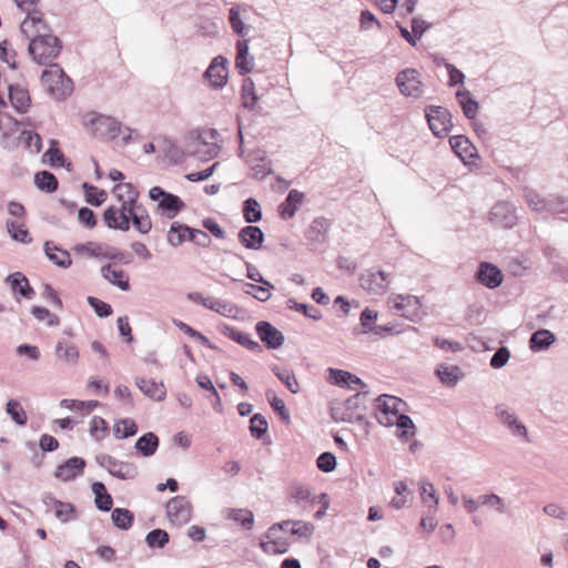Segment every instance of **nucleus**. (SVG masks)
<instances>
[{"label":"nucleus","mask_w":568,"mask_h":568,"mask_svg":"<svg viewBox=\"0 0 568 568\" xmlns=\"http://www.w3.org/2000/svg\"><path fill=\"white\" fill-rule=\"evenodd\" d=\"M113 193L120 206H109L103 213V221L109 229L129 231L131 223L141 234L152 230V221L145 207L138 202L139 193L131 183L114 186Z\"/></svg>","instance_id":"obj_1"},{"label":"nucleus","mask_w":568,"mask_h":568,"mask_svg":"<svg viewBox=\"0 0 568 568\" xmlns=\"http://www.w3.org/2000/svg\"><path fill=\"white\" fill-rule=\"evenodd\" d=\"M361 286L372 295H384L392 283V275L382 270H369L361 278Z\"/></svg>","instance_id":"obj_11"},{"label":"nucleus","mask_w":568,"mask_h":568,"mask_svg":"<svg viewBox=\"0 0 568 568\" xmlns=\"http://www.w3.org/2000/svg\"><path fill=\"white\" fill-rule=\"evenodd\" d=\"M192 153L202 161H209L217 156L219 146L216 143H209L199 136L192 144Z\"/></svg>","instance_id":"obj_34"},{"label":"nucleus","mask_w":568,"mask_h":568,"mask_svg":"<svg viewBox=\"0 0 568 568\" xmlns=\"http://www.w3.org/2000/svg\"><path fill=\"white\" fill-rule=\"evenodd\" d=\"M495 412L499 422L504 424L514 436L521 437L527 443L530 442L526 426L517 418L513 410L504 404H498L495 407Z\"/></svg>","instance_id":"obj_14"},{"label":"nucleus","mask_w":568,"mask_h":568,"mask_svg":"<svg viewBox=\"0 0 568 568\" xmlns=\"http://www.w3.org/2000/svg\"><path fill=\"white\" fill-rule=\"evenodd\" d=\"M267 428V420L262 414L256 413L251 417L250 433L253 437L261 439L266 434Z\"/></svg>","instance_id":"obj_52"},{"label":"nucleus","mask_w":568,"mask_h":568,"mask_svg":"<svg viewBox=\"0 0 568 568\" xmlns=\"http://www.w3.org/2000/svg\"><path fill=\"white\" fill-rule=\"evenodd\" d=\"M44 253L47 257L59 267L68 268L72 264L69 252L52 242L44 243Z\"/></svg>","instance_id":"obj_31"},{"label":"nucleus","mask_w":568,"mask_h":568,"mask_svg":"<svg viewBox=\"0 0 568 568\" xmlns=\"http://www.w3.org/2000/svg\"><path fill=\"white\" fill-rule=\"evenodd\" d=\"M230 23L232 26V29L234 30V32H236L237 34H244L246 33V26L244 24V22L242 21V18H241V10H240V7H232L230 9Z\"/></svg>","instance_id":"obj_64"},{"label":"nucleus","mask_w":568,"mask_h":568,"mask_svg":"<svg viewBox=\"0 0 568 568\" xmlns=\"http://www.w3.org/2000/svg\"><path fill=\"white\" fill-rule=\"evenodd\" d=\"M274 374L278 377V379L285 384V386L288 388V390L293 394L298 393L300 386L298 383L294 376V374L290 369L280 368L277 366H274L272 368Z\"/></svg>","instance_id":"obj_51"},{"label":"nucleus","mask_w":568,"mask_h":568,"mask_svg":"<svg viewBox=\"0 0 568 568\" xmlns=\"http://www.w3.org/2000/svg\"><path fill=\"white\" fill-rule=\"evenodd\" d=\"M316 465L320 470L331 473L336 468V457L331 452H324L317 457Z\"/></svg>","instance_id":"obj_61"},{"label":"nucleus","mask_w":568,"mask_h":568,"mask_svg":"<svg viewBox=\"0 0 568 568\" xmlns=\"http://www.w3.org/2000/svg\"><path fill=\"white\" fill-rule=\"evenodd\" d=\"M524 197L528 206L538 213H565L564 201L560 197H542L538 192L532 189H524Z\"/></svg>","instance_id":"obj_9"},{"label":"nucleus","mask_w":568,"mask_h":568,"mask_svg":"<svg viewBox=\"0 0 568 568\" xmlns=\"http://www.w3.org/2000/svg\"><path fill=\"white\" fill-rule=\"evenodd\" d=\"M206 308L231 318H235L240 313L239 307L234 304L215 297H211Z\"/></svg>","instance_id":"obj_41"},{"label":"nucleus","mask_w":568,"mask_h":568,"mask_svg":"<svg viewBox=\"0 0 568 568\" xmlns=\"http://www.w3.org/2000/svg\"><path fill=\"white\" fill-rule=\"evenodd\" d=\"M109 474L122 480L134 479L139 475V469L134 463L116 459Z\"/></svg>","instance_id":"obj_38"},{"label":"nucleus","mask_w":568,"mask_h":568,"mask_svg":"<svg viewBox=\"0 0 568 568\" xmlns=\"http://www.w3.org/2000/svg\"><path fill=\"white\" fill-rule=\"evenodd\" d=\"M62 49L60 40L48 32L29 42L28 52L38 64H45L55 59Z\"/></svg>","instance_id":"obj_6"},{"label":"nucleus","mask_w":568,"mask_h":568,"mask_svg":"<svg viewBox=\"0 0 568 568\" xmlns=\"http://www.w3.org/2000/svg\"><path fill=\"white\" fill-rule=\"evenodd\" d=\"M159 447V438L154 433H146L135 442L134 448L143 457L153 456Z\"/></svg>","instance_id":"obj_35"},{"label":"nucleus","mask_w":568,"mask_h":568,"mask_svg":"<svg viewBox=\"0 0 568 568\" xmlns=\"http://www.w3.org/2000/svg\"><path fill=\"white\" fill-rule=\"evenodd\" d=\"M7 229L13 240L21 242V243H30L31 242L29 232L22 224H19L13 221H8Z\"/></svg>","instance_id":"obj_56"},{"label":"nucleus","mask_w":568,"mask_h":568,"mask_svg":"<svg viewBox=\"0 0 568 568\" xmlns=\"http://www.w3.org/2000/svg\"><path fill=\"white\" fill-rule=\"evenodd\" d=\"M34 183L40 190L47 192H53L58 187V181L55 176L47 171L37 173L34 178Z\"/></svg>","instance_id":"obj_54"},{"label":"nucleus","mask_w":568,"mask_h":568,"mask_svg":"<svg viewBox=\"0 0 568 568\" xmlns=\"http://www.w3.org/2000/svg\"><path fill=\"white\" fill-rule=\"evenodd\" d=\"M205 77L212 88L222 89L229 78L227 60L222 55L215 57L205 71Z\"/></svg>","instance_id":"obj_16"},{"label":"nucleus","mask_w":568,"mask_h":568,"mask_svg":"<svg viewBox=\"0 0 568 568\" xmlns=\"http://www.w3.org/2000/svg\"><path fill=\"white\" fill-rule=\"evenodd\" d=\"M186 235L190 237V227L180 225L178 223H173L168 233V242L172 246H179L180 244L183 243Z\"/></svg>","instance_id":"obj_53"},{"label":"nucleus","mask_w":568,"mask_h":568,"mask_svg":"<svg viewBox=\"0 0 568 568\" xmlns=\"http://www.w3.org/2000/svg\"><path fill=\"white\" fill-rule=\"evenodd\" d=\"M328 381L333 385H337L339 387H346L351 390L359 392V388L366 387V385L362 382L359 377L356 375L336 368H328Z\"/></svg>","instance_id":"obj_18"},{"label":"nucleus","mask_w":568,"mask_h":568,"mask_svg":"<svg viewBox=\"0 0 568 568\" xmlns=\"http://www.w3.org/2000/svg\"><path fill=\"white\" fill-rule=\"evenodd\" d=\"M449 144L455 154L465 163L471 162L476 158V148L464 135H455L449 139Z\"/></svg>","instance_id":"obj_26"},{"label":"nucleus","mask_w":568,"mask_h":568,"mask_svg":"<svg viewBox=\"0 0 568 568\" xmlns=\"http://www.w3.org/2000/svg\"><path fill=\"white\" fill-rule=\"evenodd\" d=\"M149 197L156 202L155 213L168 220L174 219L185 206L184 202L178 195L168 193L160 186L151 187Z\"/></svg>","instance_id":"obj_7"},{"label":"nucleus","mask_w":568,"mask_h":568,"mask_svg":"<svg viewBox=\"0 0 568 568\" xmlns=\"http://www.w3.org/2000/svg\"><path fill=\"white\" fill-rule=\"evenodd\" d=\"M266 398H267L271 407L273 408V410L278 414L281 419L284 423L290 424L291 423V415H290L288 409L286 408V405H285L284 400L282 398L277 397L275 392H273L271 389H268L266 392Z\"/></svg>","instance_id":"obj_46"},{"label":"nucleus","mask_w":568,"mask_h":568,"mask_svg":"<svg viewBox=\"0 0 568 568\" xmlns=\"http://www.w3.org/2000/svg\"><path fill=\"white\" fill-rule=\"evenodd\" d=\"M91 490L94 494V503L99 510L109 511L112 508L113 500L111 495L106 491L103 483L94 481L91 485Z\"/></svg>","instance_id":"obj_36"},{"label":"nucleus","mask_w":568,"mask_h":568,"mask_svg":"<svg viewBox=\"0 0 568 568\" xmlns=\"http://www.w3.org/2000/svg\"><path fill=\"white\" fill-rule=\"evenodd\" d=\"M135 385L148 397L154 400H163L166 395L165 387L162 383H156L153 379L143 377H135Z\"/></svg>","instance_id":"obj_28"},{"label":"nucleus","mask_w":568,"mask_h":568,"mask_svg":"<svg viewBox=\"0 0 568 568\" xmlns=\"http://www.w3.org/2000/svg\"><path fill=\"white\" fill-rule=\"evenodd\" d=\"M113 432L116 438L123 439L134 436L138 432V426L133 419L124 418L115 423Z\"/></svg>","instance_id":"obj_48"},{"label":"nucleus","mask_w":568,"mask_h":568,"mask_svg":"<svg viewBox=\"0 0 568 568\" xmlns=\"http://www.w3.org/2000/svg\"><path fill=\"white\" fill-rule=\"evenodd\" d=\"M489 220L498 227H513L517 222L515 207L509 202H498L491 207Z\"/></svg>","instance_id":"obj_15"},{"label":"nucleus","mask_w":568,"mask_h":568,"mask_svg":"<svg viewBox=\"0 0 568 568\" xmlns=\"http://www.w3.org/2000/svg\"><path fill=\"white\" fill-rule=\"evenodd\" d=\"M57 142L51 141L50 149L44 153V161L49 163L51 166H62L64 163V158L61 151L55 146Z\"/></svg>","instance_id":"obj_63"},{"label":"nucleus","mask_w":568,"mask_h":568,"mask_svg":"<svg viewBox=\"0 0 568 568\" xmlns=\"http://www.w3.org/2000/svg\"><path fill=\"white\" fill-rule=\"evenodd\" d=\"M8 98L18 113H26L31 106L29 91L21 84H10L8 87Z\"/></svg>","instance_id":"obj_22"},{"label":"nucleus","mask_w":568,"mask_h":568,"mask_svg":"<svg viewBox=\"0 0 568 568\" xmlns=\"http://www.w3.org/2000/svg\"><path fill=\"white\" fill-rule=\"evenodd\" d=\"M166 515L171 523L184 525L192 516L191 503L184 496H175L166 504Z\"/></svg>","instance_id":"obj_13"},{"label":"nucleus","mask_w":568,"mask_h":568,"mask_svg":"<svg viewBox=\"0 0 568 568\" xmlns=\"http://www.w3.org/2000/svg\"><path fill=\"white\" fill-rule=\"evenodd\" d=\"M456 98L465 116L470 120L475 119L478 112V103L473 99L470 92L466 89L458 90Z\"/></svg>","instance_id":"obj_39"},{"label":"nucleus","mask_w":568,"mask_h":568,"mask_svg":"<svg viewBox=\"0 0 568 568\" xmlns=\"http://www.w3.org/2000/svg\"><path fill=\"white\" fill-rule=\"evenodd\" d=\"M399 92L409 98H419L424 92L420 73L413 68L402 70L395 79Z\"/></svg>","instance_id":"obj_10"},{"label":"nucleus","mask_w":568,"mask_h":568,"mask_svg":"<svg viewBox=\"0 0 568 568\" xmlns=\"http://www.w3.org/2000/svg\"><path fill=\"white\" fill-rule=\"evenodd\" d=\"M304 194L297 190L290 191L286 200L280 206V214L283 219H291L303 203Z\"/></svg>","instance_id":"obj_33"},{"label":"nucleus","mask_w":568,"mask_h":568,"mask_svg":"<svg viewBox=\"0 0 568 568\" xmlns=\"http://www.w3.org/2000/svg\"><path fill=\"white\" fill-rule=\"evenodd\" d=\"M85 460L81 457H71L63 464L59 465L54 476L59 480L69 481L83 474Z\"/></svg>","instance_id":"obj_21"},{"label":"nucleus","mask_w":568,"mask_h":568,"mask_svg":"<svg viewBox=\"0 0 568 568\" xmlns=\"http://www.w3.org/2000/svg\"><path fill=\"white\" fill-rule=\"evenodd\" d=\"M101 276L110 284L119 287L121 291L130 290V282L128 274L121 270L106 264L101 267Z\"/></svg>","instance_id":"obj_27"},{"label":"nucleus","mask_w":568,"mask_h":568,"mask_svg":"<svg viewBox=\"0 0 568 568\" xmlns=\"http://www.w3.org/2000/svg\"><path fill=\"white\" fill-rule=\"evenodd\" d=\"M83 125L93 136L103 141H115L120 138V145L125 146L131 142L132 130L123 126L115 118L89 113L83 118Z\"/></svg>","instance_id":"obj_2"},{"label":"nucleus","mask_w":568,"mask_h":568,"mask_svg":"<svg viewBox=\"0 0 568 568\" xmlns=\"http://www.w3.org/2000/svg\"><path fill=\"white\" fill-rule=\"evenodd\" d=\"M170 540L169 534L161 528H156L148 532L145 537L146 545L152 548H163Z\"/></svg>","instance_id":"obj_50"},{"label":"nucleus","mask_w":568,"mask_h":568,"mask_svg":"<svg viewBox=\"0 0 568 568\" xmlns=\"http://www.w3.org/2000/svg\"><path fill=\"white\" fill-rule=\"evenodd\" d=\"M435 374L447 387L456 386L465 377V373L459 366L449 363L439 364Z\"/></svg>","instance_id":"obj_24"},{"label":"nucleus","mask_w":568,"mask_h":568,"mask_svg":"<svg viewBox=\"0 0 568 568\" xmlns=\"http://www.w3.org/2000/svg\"><path fill=\"white\" fill-rule=\"evenodd\" d=\"M20 145H23L30 153L37 154L41 151V138L38 133L23 130L14 142H10L8 139L3 141V148L8 150H13Z\"/></svg>","instance_id":"obj_19"},{"label":"nucleus","mask_w":568,"mask_h":568,"mask_svg":"<svg viewBox=\"0 0 568 568\" xmlns=\"http://www.w3.org/2000/svg\"><path fill=\"white\" fill-rule=\"evenodd\" d=\"M27 13V18L21 22L20 31L29 39V42L49 32L48 26L38 12L31 10Z\"/></svg>","instance_id":"obj_17"},{"label":"nucleus","mask_w":568,"mask_h":568,"mask_svg":"<svg viewBox=\"0 0 568 568\" xmlns=\"http://www.w3.org/2000/svg\"><path fill=\"white\" fill-rule=\"evenodd\" d=\"M7 282L10 284L14 293H19L24 298L30 300L34 295V292L30 286L28 278L20 272L10 274L7 277Z\"/></svg>","instance_id":"obj_32"},{"label":"nucleus","mask_w":568,"mask_h":568,"mask_svg":"<svg viewBox=\"0 0 568 568\" xmlns=\"http://www.w3.org/2000/svg\"><path fill=\"white\" fill-rule=\"evenodd\" d=\"M240 242L250 250H258L264 241V233L257 226H245L239 233Z\"/></svg>","instance_id":"obj_30"},{"label":"nucleus","mask_w":568,"mask_h":568,"mask_svg":"<svg viewBox=\"0 0 568 568\" xmlns=\"http://www.w3.org/2000/svg\"><path fill=\"white\" fill-rule=\"evenodd\" d=\"M54 511H55V517L59 520L67 523L73 518L74 507L72 504L63 503L61 500L54 501Z\"/></svg>","instance_id":"obj_62"},{"label":"nucleus","mask_w":568,"mask_h":568,"mask_svg":"<svg viewBox=\"0 0 568 568\" xmlns=\"http://www.w3.org/2000/svg\"><path fill=\"white\" fill-rule=\"evenodd\" d=\"M241 97L244 108L252 110L255 106L258 97L256 95L255 85L252 79H245L243 81Z\"/></svg>","instance_id":"obj_44"},{"label":"nucleus","mask_w":568,"mask_h":568,"mask_svg":"<svg viewBox=\"0 0 568 568\" xmlns=\"http://www.w3.org/2000/svg\"><path fill=\"white\" fill-rule=\"evenodd\" d=\"M420 495L423 503L429 505V507H436L438 505V496L432 483L426 480L422 481Z\"/></svg>","instance_id":"obj_60"},{"label":"nucleus","mask_w":568,"mask_h":568,"mask_svg":"<svg viewBox=\"0 0 568 568\" xmlns=\"http://www.w3.org/2000/svg\"><path fill=\"white\" fill-rule=\"evenodd\" d=\"M235 65L241 74H247L253 70L254 59L250 55V47L247 40H240L236 43Z\"/></svg>","instance_id":"obj_29"},{"label":"nucleus","mask_w":568,"mask_h":568,"mask_svg":"<svg viewBox=\"0 0 568 568\" xmlns=\"http://www.w3.org/2000/svg\"><path fill=\"white\" fill-rule=\"evenodd\" d=\"M555 335L548 329H539L530 337V348L534 352L546 351L554 342Z\"/></svg>","instance_id":"obj_40"},{"label":"nucleus","mask_w":568,"mask_h":568,"mask_svg":"<svg viewBox=\"0 0 568 568\" xmlns=\"http://www.w3.org/2000/svg\"><path fill=\"white\" fill-rule=\"evenodd\" d=\"M111 519L120 529H129L134 520V515L132 511L125 508H115L112 510Z\"/></svg>","instance_id":"obj_47"},{"label":"nucleus","mask_w":568,"mask_h":568,"mask_svg":"<svg viewBox=\"0 0 568 568\" xmlns=\"http://www.w3.org/2000/svg\"><path fill=\"white\" fill-rule=\"evenodd\" d=\"M256 332L260 339L272 349L278 348L283 342L284 336L276 327L267 322H260L256 325Z\"/></svg>","instance_id":"obj_23"},{"label":"nucleus","mask_w":568,"mask_h":568,"mask_svg":"<svg viewBox=\"0 0 568 568\" xmlns=\"http://www.w3.org/2000/svg\"><path fill=\"white\" fill-rule=\"evenodd\" d=\"M476 276L479 283L488 288H496L503 283L500 270L490 263H481L478 266Z\"/></svg>","instance_id":"obj_25"},{"label":"nucleus","mask_w":568,"mask_h":568,"mask_svg":"<svg viewBox=\"0 0 568 568\" xmlns=\"http://www.w3.org/2000/svg\"><path fill=\"white\" fill-rule=\"evenodd\" d=\"M45 91L54 99H64L73 91L72 80L58 64H51L41 75Z\"/></svg>","instance_id":"obj_5"},{"label":"nucleus","mask_w":568,"mask_h":568,"mask_svg":"<svg viewBox=\"0 0 568 568\" xmlns=\"http://www.w3.org/2000/svg\"><path fill=\"white\" fill-rule=\"evenodd\" d=\"M74 252L93 257H103L112 260H122L123 254L115 248L104 247L97 242H87L74 246Z\"/></svg>","instance_id":"obj_20"},{"label":"nucleus","mask_w":568,"mask_h":568,"mask_svg":"<svg viewBox=\"0 0 568 568\" xmlns=\"http://www.w3.org/2000/svg\"><path fill=\"white\" fill-rule=\"evenodd\" d=\"M377 420L383 426H393L394 418L403 410L405 403L393 395L382 394L376 399Z\"/></svg>","instance_id":"obj_8"},{"label":"nucleus","mask_w":568,"mask_h":568,"mask_svg":"<svg viewBox=\"0 0 568 568\" xmlns=\"http://www.w3.org/2000/svg\"><path fill=\"white\" fill-rule=\"evenodd\" d=\"M368 392H357L353 396L342 402H334L329 408L331 417L335 422L358 423L367 428L369 423L366 420L364 412L366 409L363 398ZM368 433V429H366Z\"/></svg>","instance_id":"obj_3"},{"label":"nucleus","mask_w":568,"mask_h":568,"mask_svg":"<svg viewBox=\"0 0 568 568\" xmlns=\"http://www.w3.org/2000/svg\"><path fill=\"white\" fill-rule=\"evenodd\" d=\"M425 115L430 131L436 136L446 135L453 126L452 116L447 109L430 105L425 109Z\"/></svg>","instance_id":"obj_12"},{"label":"nucleus","mask_w":568,"mask_h":568,"mask_svg":"<svg viewBox=\"0 0 568 568\" xmlns=\"http://www.w3.org/2000/svg\"><path fill=\"white\" fill-rule=\"evenodd\" d=\"M6 412L17 425L24 426L27 424L28 416L19 400H8Z\"/></svg>","instance_id":"obj_45"},{"label":"nucleus","mask_w":568,"mask_h":568,"mask_svg":"<svg viewBox=\"0 0 568 568\" xmlns=\"http://www.w3.org/2000/svg\"><path fill=\"white\" fill-rule=\"evenodd\" d=\"M83 189L85 192V200L88 203L99 206L106 199V192L104 190H100L97 186L90 185L88 183L83 184Z\"/></svg>","instance_id":"obj_55"},{"label":"nucleus","mask_w":568,"mask_h":568,"mask_svg":"<svg viewBox=\"0 0 568 568\" xmlns=\"http://www.w3.org/2000/svg\"><path fill=\"white\" fill-rule=\"evenodd\" d=\"M221 331L225 336L232 338L233 341L237 342L239 344H241L243 346H246L247 349H250L252 352L257 351L260 348L258 343L253 342L248 334L241 332V331L236 329L235 327L224 325L221 327Z\"/></svg>","instance_id":"obj_37"},{"label":"nucleus","mask_w":568,"mask_h":568,"mask_svg":"<svg viewBox=\"0 0 568 568\" xmlns=\"http://www.w3.org/2000/svg\"><path fill=\"white\" fill-rule=\"evenodd\" d=\"M229 519H232L239 523L244 529L251 530L254 525V516L253 513L248 509L239 508V509H229L227 516Z\"/></svg>","instance_id":"obj_42"},{"label":"nucleus","mask_w":568,"mask_h":568,"mask_svg":"<svg viewBox=\"0 0 568 568\" xmlns=\"http://www.w3.org/2000/svg\"><path fill=\"white\" fill-rule=\"evenodd\" d=\"M100 405L98 400H77L64 398L60 402V406L70 410L81 412L89 414Z\"/></svg>","instance_id":"obj_43"},{"label":"nucleus","mask_w":568,"mask_h":568,"mask_svg":"<svg viewBox=\"0 0 568 568\" xmlns=\"http://www.w3.org/2000/svg\"><path fill=\"white\" fill-rule=\"evenodd\" d=\"M271 290H272L271 287H268L264 284L262 286L251 284V283L245 284V293L248 295H252L254 298H256L257 301H261V302H265L271 298V296H272Z\"/></svg>","instance_id":"obj_59"},{"label":"nucleus","mask_w":568,"mask_h":568,"mask_svg":"<svg viewBox=\"0 0 568 568\" xmlns=\"http://www.w3.org/2000/svg\"><path fill=\"white\" fill-rule=\"evenodd\" d=\"M243 213L245 221L248 223L258 222L262 217L260 204L254 199L245 201Z\"/></svg>","instance_id":"obj_57"},{"label":"nucleus","mask_w":568,"mask_h":568,"mask_svg":"<svg viewBox=\"0 0 568 568\" xmlns=\"http://www.w3.org/2000/svg\"><path fill=\"white\" fill-rule=\"evenodd\" d=\"M394 425H396L399 429H402L400 434L398 435L399 438H409L415 435V425L412 420V418L400 412L395 418H394Z\"/></svg>","instance_id":"obj_49"},{"label":"nucleus","mask_w":568,"mask_h":568,"mask_svg":"<svg viewBox=\"0 0 568 568\" xmlns=\"http://www.w3.org/2000/svg\"><path fill=\"white\" fill-rule=\"evenodd\" d=\"M386 304L394 314L412 322L422 320L425 314L422 298L409 293H392Z\"/></svg>","instance_id":"obj_4"},{"label":"nucleus","mask_w":568,"mask_h":568,"mask_svg":"<svg viewBox=\"0 0 568 568\" xmlns=\"http://www.w3.org/2000/svg\"><path fill=\"white\" fill-rule=\"evenodd\" d=\"M0 60L7 63L11 69H17V52L8 40L0 42Z\"/></svg>","instance_id":"obj_58"}]
</instances>
